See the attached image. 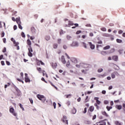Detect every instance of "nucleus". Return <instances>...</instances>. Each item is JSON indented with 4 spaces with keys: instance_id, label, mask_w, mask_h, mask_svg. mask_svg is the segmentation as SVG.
Returning <instances> with one entry per match:
<instances>
[{
    "instance_id": "obj_33",
    "label": "nucleus",
    "mask_w": 125,
    "mask_h": 125,
    "mask_svg": "<svg viewBox=\"0 0 125 125\" xmlns=\"http://www.w3.org/2000/svg\"><path fill=\"white\" fill-rule=\"evenodd\" d=\"M82 44L83 45V46L84 47V48H87L86 43H85V42H82Z\"/></svg>"
},
{
    "instance_id": "obj_12",
    "label": "nucleus",
    "mask_w": 125,
    "mask_h": 125,
    "mask_svg": "<svg viewBox=\"0 0 125 125\" xmlns=\"http://www.w3.org/2000/svg\"><path fill=\"white\" fill-rule=\"evenodd\" d=\"M102 115H103L104 116H105V117H107V118L108 117H109V115L107 114V112H106V111H102Z\"/></svg>"
},
{
    "instance_id": "obj_14",
    "label": "nucleus",
    "mask_w": 125,
    "mask_h": 125,
    "mask_svg": "<svg viewBox=\"0 0 125 125\" xmlns=\"http://www.w3.org/2000/svg\"><path fill=\"white\" fill-rule=\"evenodd\" d=\"M27 44H28V45H29V46H31V45H32V42H31V40H30V39H28L27 40Z\"/></svg>"
},
{
    "instance_id": "obj_49",
    "label": "nucleus",
    "mask_w": 125,
    "mask_h": 125,
    "mask_svg": "<svg viewBox=\"0 0 125 125\" xmlns=\"http://www.w3.org/2000/svg\"><path fill=\"white\" fill-rule=\"evenodd\" d=\"M66 38H67V40H71V39H72V37H71V36H69V35H67Z\"/></svg>"
},
{
    "instance_id": "obj_24",
    "label": "nucleus",
    "mask_w": 125,
    "mask_h": 125,
    "mask_svg": "<svg viewBox=\"0 0 125 125\" xmlns=\"http://www.w3.org/2000/svg\"><path fill=\"white\" fill-rule=\"evenodd\" d=\"M9 112L12 114L14 112V108L13 107H11L9 109Z\"/></svg>"
},
{
    "instance_id": "obj_38",
    "label": "nucleus",
    "mask_w": 125,
    "mask_h": 125,
    "mask_svg": "<svg viewBox=\"0 0 125 125\" xmlns=\"http://www.w3.org/2000/svg\"><path fill=\"white\" fill-rule=\"evenodd\" d=\"M104 103L105 105H107V104H109V101H108L107 100H104Z\"/></svg>"
},
{
    "instance_id": "obj_61",
    "label": "nucleus",
    "mask_w": 125,
    "mask_h": 125,
    "mask_svg": "<svg viewBox=\"0 0 125 125\" xmlns=\"http://www.w3.org/2000/svg\"><path fill=\"white\" fill-rule=\"evenodd\" d=\"M37 70L39 71V72H41L42 71V68L41 67H37Z\"/></svg>"
},
{
    "instance_id": "obj_59",
    "label": "nucleus",
    "mask_w": 125,
    "mask_h": 125,
    "mask_svg": "<svg viewBox=\"0 0 125 125\" xmlns=\"http://www.w3.org/2000/svg\"><path fill=\"white\" fill-rule=\"evenodd\" d=\"M3 59V55H1L0 56V60H2Z\"/></svg>"
},
{
    "instance_id": "obj_55",
    "label": "nucleus",
    "mask_w": 125,
    "mask_h": 125,
    "mask_svg": "<svg viewBox=\"0 0 125 125\" xmlns=\"http://www.w3.org/2000/svg\"><path fill=\"white\" fill-rule=\"evenodd\" d=\"M3 40V42H4V43H6V38H3L2 39Z\"/></svg>"
},
{
    "instance_id": "obj_6",
    "label": "nucleus",
    "mask_w": 125,
    "mask_h": 125,
    "mask_svg": "<svg viewBox=\"0 0 125 125\" xmlns=\"http://www.w3.org/2000/svg\"><path fill=\"white\" fill-rule=\"evenodd\" d=\"M89 44L90 46L91 49L93 50V49H94V48H95V45L92 44V43L91 42H89Z\"/></svg>"
},
{
    "instance_id": "obj_53",
    "label": "nucleus",
    "mask_w": 125,
    "mask_h": 125,
    "mask_svg": "<svg viewBox=\"0 0 125 125\" xmlns=\"http://www.w3.org/2000/svg\"><path fill=\"white\" fill-rule=\"evenodd\" d=\"M58 43H59V44H60V43H61V39H59L58 40Z\"/></svg>"
},
{
    "instance_id": "obj_36",
    "label": "nucleus",
    "mask_w": 125,
    "mask_h": 125,
    "mask_svg": "<svg viewBox=\"0 0 125 125\" xmlns=\"http://www.w3.org/2000/svg\"><path fill=\"white\" fill-rule=\"evenodd\" d=\"M53 106H54V109H56V103L55 102L53 103Z\"/></svg>"
},
{
    "instance_id": "obj_13",
    "label": "nucleus",
    "mask_w": 125,
    "mask_h": 125,
    "mask_svg": "<svg viewBox=\"0 0 125 125\" xmlns=\"http://www.w3.org/2000/svg\"><path fill=\"white\" fill-rule=\"evenodd\" d=\"M15 46L17 47V50H19V49H20V47H19V42H17V43L15 44Z\"/></svg>"
},
{
    "instance_id": "obj_43",
    "label": "nucleus",
    "mask_w": 125,
    "mask_h": 125,
    "mask_svg": "<svg viewBox=\"0 0 125 125\" xmlns=\"http://www.w3.org/2000/svg\"><path fill=\"white\" fill-rule=\"evenodd\" d=\"M115 52V49L112 48L110 50L109 53H113V52Z\"/></svg>"
},
{
    "instance_id": "obj_34",
    "label": "nucleus",
    "mask_w": 125,
    "mask_h": 125,
    "mask_svg": "<svg viewBox=\"0 0 125 125\" xmlns=\"http://www.w3.org/2000/svg\"><path fill=\"white\" fill-rule=\"evenodd\" d=\"M115 125H122V123H120V122H119V121H116Z\"/></svg>"
},
{
    "instance_id": "obj_29",
    "label": "nucleus",
    "mask_w": 125,
    "mask_h": 125,
    "mask_svg": "<svg viewBox=\"0 0 125 125\" xmlns=\"http://www.w3.org/2000/svg\"><path fill=\"white\" fill-rule=\"evenodd\" d=\"M21 36L22 38H25L26 37V35H25V33H24V32H21Z\"/></svg>"
},
{
    "instance_id": "obj_15",
    "label": "nucleus",
    "mask_w": 125,
    "mask_h": 125,
    "mask_svg": "<svg viewBox=\"0 0 125 125\" xmlns=\"http://www.w3.org/2000/svg\"><path fill=\"white\" fill-rule=\"evenodd\" d=\"M103 37H111V34H107V33H103Z\"/></svg>"
},
{
    "instance_id": "obj_26",
    "label": "nucleus",
    "mask_w": 125,
    "mask_h": 125,
    "mask_svg": "<svg viewBox=\"0 0 125 125\" xmlns=\"http://www.w3.org/2000/svg\"><path fill=\"white\" fill-rule=\"evenodd\" d=\"M52 66L53 69H56V67H57V63L56 62L55 63H53Z\"/></svg>"
},
{
    "instance_id": "obj_17",
    "label": "nucleus",
    "mask_w": 125,
    "mask_h": 125,
    "mask_svg": "<svg viewBox=\"0 0 125 125\" xmlns=\"http://www.w3.org/2000/svg\"><path fill=\"white\" fill-rule=\"evenodd\" d=\"M89 111L90 112H93L94 111V107L93 106H90L89 107Z\"/></svg>"
},
{
    "instance_id": "obj_9",
    "label": "nucleus",
    "mask_w": 125,
    "mask_h": 125,
    "mask_svg": "<svg viewBox=\"0 0 125 125\" xmlns=\"http://www.w3.org/2000/svg\"><path fill=\"white\" fill-rule=\"evenodd\" d=\"M62 62L63 64H66V61L65 60V58L64 56H62Z\"/></svg>"
},
{
    "instance_id": "obj_16",
    "label": "nucleus",
    "mask_w": 125,
    "mask_h": 125,
    "mask_svg": "<svg viewBox=\"0 0 125 125\" xmlns=\"http://www.w3.org/2000/svg\"><path fill=\"white\" fill-rule=\"evenodd\" d=\"M66 119H67V116L63 115L62 117V123H65V120H66Z\"/></svg>"
},
{
    "instance_id": "obj_62",
    "label": "nucleus",
    "mask_w": 125,
    "mask_h": 125,
    "mask_svg": "<svg viewBox=\"0 0 125 125\" xmlns=\"http://www.w3.org/2000/svg\"><path fill=\"white\" fill-rule=\"evenodd\" d=\"M12 20L13 21H14V22H15V21L16 22V19H15V18H14V17H12Z\"/></svg>"
},
{
    "instance_id": "obj_41",
    "label": "nucleus",
    "mask_w": 125,
    "mask_h": 125,
    "mask_svg": "<svg viewBox=\"0 0 125 125\" xmlns=\"http://www.w3.org/2000/svg\"><path fill=\"white\" fill-rule=\"evenodd\" d=\"M29 100L31 104H33V103H34V101H33V99L32 98H29Z\"/></svg>"
},
{
    "instance_id": "obj_57",
    "label": "nucleus",
    "mask_w": 125,
    "mask_h": 125,
    "mask_svg": "<svg viewBox=\"0 0 125 125\" xmlns=\"http://www.w3.org/2000/svg\"><path fill=\"white\" fill-rule=\"evenodd\" d=\"M97 104H98V105H100V104H101V102L100 101H99V100L96 102Z\"/></svg>"
},
{
    "instance_id": "obj_32",
    "label": "nucleus",
    "mask_w": 125,
    "mask_h": 125,
    "mask_svg": "<svg viewBox=\"0 0 125 125\" xmlns=\"http://www.w3.org/2000/svg\"><path fill=\"white\" fill-rule=\"evenodd\" d=\"M88 101H89V100H88V96H86L85 99V102L86 103V102H88Z\"/></svg>"
},
{
    "instance_id": "obj_5",
    "label": "nucleus",
    "mask_w": 125,
    "mask_h": 125,
    "mask_svg": "<svg viewBox=\"0 0 125 125\" xmlns=\"http://www.w3.org/2000/svg\"><path fill=\"white\" fill-rule=\"evenodd\" d=\"M71 46L78 47V46H79V43H78L77 42H73L71 44Z\"/></svg>"
},
{
    "instance_id": "obj_63",
    "label": "nucleus",
    "mask_w": 125,
    "mask_h": 125,
    "mask_svg": "<svg viewBox=\"0 0 125 125\" xmlns=\"http://www.w3.org/2000/svg\"><path fill=\"white\" fill-rule=\"evenodd\" d=\"M81 100H82V98H81V97H79V98L77 99L78 102H81Z\"/></svg>"
},
{
    "instance_id": "obj_46",
    "label": "nucleus",
    "mask_w": 125,
    "mask_h": 125,
    "mask_svg": "<svg viewBox=\"0 0 125 125\" xmlns=\"http://www.w3.org/2000/svg\"><path fill=\"white\" fill-rule=\"evenodd\" d=\"M71 94H69L68 95H65V96H66V98H69V97H71Z\"/></svg>"
},
{
    "instance_id": "obj_50",
    "label": "nucleus",
    "mask_w": 125,
    "mask_h": 125,
    "mask_svg": "<svg viewBox=\"0 0 125 125\" xmlns=\"http://www.w3.org/2000/svg\"><path fill=\"white\" fill-rule=\"evenodd\" d=\"M63 49H67L68 48V47L66 45H63Z\"/></svg>"
},
{
    "instance_id": "obj_25",
    "label": "nucleus",
    "mask_w": 125,
    "mask_h": 125,
    "mask_svg": "<svg viewBox=\"0 0 125 125\" xmlns=\"http://www.w3.org/2000/svg\"><path fill=\"white\" fill-rule=\"evenodd\" d=\"M28 52H33V48L31 46H30L28 48Z\"/></svg>"
},
{
    "instance_id": "obj_31",
    "label": "nucleus",
    "mask_w": 125,
    "mask_h": 125,
    "mask_svg": "<svg viewBox=\"0 0 125 125\" xmlns=\"http://www.w3.org/2000/svg\"><path fill=\"white\" fill-rule=\"evenodd\" d=\"M101 54H102V55H104L105 54H107V52L104 51H102L101 52Z\"/></svg>"
},
{
    "instance_id": "obj_37",
    "label": "nucleus",
    "mask_w": 125,
    "mask_h": 125,
    "mask_svg": "<svg viewBox=\"0 0 125 125\" xmlns=\"http://www.w3.org/2000/svg\"><path fill=\"white\" fill-rule=\"evenodd\" d=\"M111 78L112 79H115L116 78V75H115L114 73L111 74Z\"/></svg>"
},
{
    "instance_id": "obj_18",
    "label": "nucleus",
    "mask_w": 125,
    "mask_h": 125,
    "mask_svg": "<svg viewBox=\"0 0 125 125\" xmlns=\"http://www.w3.org/2000/svg\"><path fill=\"white\" fill-rule=\"evenodd\" d=\"M110 45H106L103 48L104 50H106L107 49H109Z\"/></svg>"
},
{
    "instance_id": "obj_27",
    "label": "nucleus",
    "mask_w": 125,
    "mask_h": 125,
    "mask_svg": "<svg viewBox=\"0 0 125 125\" xmlns=\"http://www.w3.org/2000/svg\"><path fill=\"white\" fill-rule=\"evenodd\" d=\"M28 55L29 57H33V53H32V52H28Z\"/></svg>"
},
{
    "instance_id": "obj_7",
    "label": "nucleus",
    "mask_w": 125,
    "mask_h": 125,
    "mask_svg": "<svg viewBox=\"0 0 125 125\" xmlns=\"http://www.w3.org/2000/svg\"><path fill=\"white\" fill-rule=\"evenodd\" d=\"M71 61L72 63H75V64H77L78 63V60L76 58H73L71 60Z\"/></svg>"
},
{
    "instance_id": "obj_58",
    "label": "nucleus",
    "mask_w": 125,
    "mask_h": 125,
    "mask_svg": "<svg viewBox=\"0 0 125 125\" xmlns=\"http://www.w3.org/2000/svg\"><path fill=\"white\" fill-rule=\"evenodd\" d=\"M102 94H106V90H104L102 91Z\"/></svg>"
},
{
    "instance_id": "obj_40",
    "label": "nucleus",
    "mask_w": 125,
    "mask_h": 125,
    "mask_svg": "<svg viewBox=\"0 0 125 125\" xmlns=\"http://www.w3.org/2000/svg\"><path fill=\"white\" fill-rule=\"evenodd\" d=\"M6 64L8 66H10V62H9L8 61H6Z\"/></svg>"
},
{
    "instance_id": "obj_28",
    "label": "nucleus",
    "mask_w": 125,
    "mask_h": 125,
    "mask_svg": "<svg viewBox=\"0 0 125 125\" xmlns=\"http://www.w3.org/2000/svg\"><path fill=\"white\" fill-rule=\"evenodd\" d=\"M45 40H46V41H49V40H50V37L49 36H47L45 37Z\"/></svg>"
},
{
    "instance_id": "obj_22",
    "label": "nucleus",
    "mask_w": 125,
    "mask_h": 125,
    "mask_svg": "<svg viewBox=\"0 0 125 125\" xmlns=\"http://www.w3.org/2000/svg\"><path fill=\"white\" fill-rule=\"evenodd\" d=\"M11 42H13L14 44H15L17 43V42H16L15 40L13 38H11Z\"/></svg>"
},
{
    "instance_id": "obj_3",
    "label": "nucleus",
    "mask_w": 125,
    "mask_h": 125,
    "mask_svg": "<svg viewBox=\"0 0 125 125\" xmlns=\"http://www.w3.org/2000/svg\"><path fill=\"white\" fill-rule=\"evenodd\" d=\"M16 22L18 25V27L19 29H21V30H22V29H23V27H22V26L21 25V23L20 17H18L16 18Z\"/></svg>"
},
{
    "instance_id": "obj_47",
    "label": "nucleus",
    "mask_w": 125,
    "mask_h": 125,
    "mask_svg": "<svg viewBox=\"0 0 125 125\" xmlns=\"http://www.w3.org/2000/svg\"><path fill=\"white\" fill-rule=\"evenodd\" d=\"M2 52H3V53L6 52V47H4L3 50H2Z\"/></svg>"
},
{
    "instance_id": "obj_54",
    "label": "nucleus",
    "mask_w": 125,
    "mask_h": 125,
    "mask_svg": "<svg viewBox=\"0 0 125 125\" xmlns=\"http://www.w3.org/2000/svg\"><path fill=\"white\" fill-rule=\"evenodd\" d=\"M4 35H5L4 32H2L1 34V38H3V37H4Z\"/></svg>"
},
{
    "instance_id": "obj_64",
    "label": "nucleus",
    "mask_w": 125,
    "mask_h": 125,
    "mask_svg": "<svg viewBox=\"0 0 125 125\" xmlns=\"http://www.w3.org/2000/svg\"><path fill=\"white\" fill-rule=\"evenodd\" d=\"M89 36L90 37H93V33L92 32H90L89 33Z\"/></svg>"
},
{
    "instance_id": "obj_39",
    "label": "nucleus",
    "mask_w": 125,
    "mask_h": 125,
    "mask_svg": "<svg viewBox=\"0 0 125 125\" xmlns=\"http://www.w3.org/2000/svg\"><path fill=\"white\" fill-rule=\"evenodd\" d=\"M31 32H36V29H35V27H32L31 28Z\"/></svg>"
},
{
    "instance_id": "obj_60",
    "label": "nucleus",
    "mask_w": 125,
    "mask_h": 125,
    "mask_svg": "<svg viewBox=\"0 0 125 125\" xmlns=\"http://www.w3.org/2000/svg\"><path fill=\"white\" fill-rule=\"evenodd\" d=\"M99 100V97H95L94 98V100H96V102H97V101H98Z\"/></svg>"
},
{
    "instance_id": "obj_1",
    "label": "nucleus",
    "mask_w": 125,
    "mask_h": 125,
    "mask_svg": "<svg viewBox=\"0 0 125 125\" xmlns=\"http://www.w3.org/2000/svg\"><path fill=\"white\" fill-rule=\"evenodd\" d=\"M37 97L38 98V99H39V100H41L42 101V102H43V103H44V102L46 100L45 97H44V96L38 94L37 95Z\"/></svg>"
},
{
    "instance_id": "obj_52",
    "label": "nucleus",
    "mask_w": 125,
    "mask_h": 125,
    "mask_svg": "<svg viewBox=\"0 0 125 125\" xmlns=\"http://www.w3.org/2000/svg\"><path fill=\"white\" fill-rule=\"evenodd\" d=\"M58 46V45L57 44H54V48L56 49L57 48Z\"/></svg>"
},
{
    "instance_id": "obj_10",
    "label": "nucleus",
    "mask_w": 125,
    "mask_h": 125,
    "mask_svg": "<svg viewBox=\"0 0 125 125\" xmlns=\"http://www.w3.org/2000/svg\"><path fill=\"white\" fill-rule=\"evenodd\" d=\"M119 57L118 56H112V59L114 60V61H118Z\"/></svg>"
},
{
    "instance_id": "obj_21",
    "label": "nucleus",
    "mask_w": 125,
    "mask_h": 125,
    "mask_svg": "<svg viewBox=\"0 0 125 125\" xmlns=\"http://www.w3.org/2000/svg\"><path fill=\"white\" fill-rule=\"evenodd\" d=\"M116 42H118V43H122L123 42V40L119 39H116Z\"/></svg>"
},
{
    "instance_id": "obj_44",
    "label": "nucleus",
    "mask_w": 125,
    "mask_h": 125,
    "mask_svg": "<svg viewBox=\"0 0 125 125\" xmlns=\"http://www.w3.org/2000/svg\"><path fill=\"white\" fill-rule=\"evenodd\" d=\"M66 66L67 67H69V66H70V61H67Z\"/></svg>"
},
{
    "instance_id": "obj_19",
    "label": "nucleus",
    "mask_w": 125,
    "mask_h": 125,
    "mask_svg": "<svg viewBox=\"0 0 125 125\" xmlns=\"http://www.w3.org/2000/svg\"><path fill=\"white\" fill-rule=\"evenodd\" d=\"M106 108L107 111H110V110H111V109H113V107L112 106H109L107 105Z\"/></svg>"
},
{
    "instance_id": "obj_48",
    "label": "nucleus",
    "mask_w": 125,
    "mask_h": 125,
    "mask_svg": "<svg viewBox=\"0 0 125 125\" xmlns=\"http://www.w3.org/2000/svg\"><path fill=\"white\" fill-rule=\"evenodd\" d=\"M12 115H13V116H14L15 117H17V113L14 112L13 113H12Z\"/></svg>"
},
{
    "instance_id": "obj_42",
    "label": "nucleus",
    "mask_w": 125,
    "mask_h": 125,
    "mask_svg": "<svg viewBox=\"0 0 125 125\" xmlns=\"http://www.w3.org/2000/svg\"><path fill=\"white\" fill-rule=\"evenodd\" d=\"M1 63V65H2V66H4V65H5V63L4 62V61H2L0 62Z\"/></svg>"
},
{
    "instance_id": "obj_35",
    "label": "nucleus",
    "mask_w": 125,
    "mask_h": 125,
    "mask_svg": "<svg viewBox=\"0 0 125 125\" xmlns=\"http://www.w3.org/2000/svg\"><path fill=\"white\" fill-rule=\"evenodd\" d=\"M103 72V68H99V69H98V73H101Z\"/></svg>"
},
{
    "instance_id": "obj_8",
    "label": "nucleus",
    "mask_w": 125,
    "mask_h": 125,
    "mask_svg": "<svg viewBox=\"0 0 125 125\" xmlns=\"http://www.w3.org/2000/svg\"><path fill=\"white\" fill-rule=\"evenodd\" d=\"M115 108L116 109H117V110H122V108H123V106H122V105L120 104V105H116L115 106Z\"/></svg>"
},
{
    "instance_id": "obj_2",
    "label": "nucleus",
    "mask_w": 125,
    "mask_h": 125,
    "mask_svg": "<svg viewBox=\"0 0 125 125\" xmlns=\"http://www.w3.org/2000/svg\"><path fill=\"white\" fill-rule=\"evenodd\" d=\"M14 88H15L16 91L17 92V96H18V97H21V95H22V92H21V90H20V89H19V88H18V87L15 85H14Z\"/></svg>"
},
{
    "instance_id": "obj_4",
    "label": "nucleus",
    "mask_w": 125,
    "mask_h": 125,
    "mask_svg": "<svg viewBox=\"0 0 125 125\" xmlns=\"http://www.w3.org/2000/svg\"><path fill=\"white\" fill-rule=\"evenodd\" d=\"M81 67H83V68H89V66L90 65L87 63H84L83 62L81 63Z\"/></svg>"
},
{
    "instance_id": "obj_30",
    "label": "nucleus",
    "mask_w": 125,
    "mask_h": 125,
    "mask_svg": "<svg viewBox=\"0 0 125 125\" xmlns=\"http://www.w3.org/2000/svg\"><path fill=\"white\" fill-rule=\"evenodd\" d=\"M84 124H85V125H90L91 122H90V121H84Z\"/></svg>"
},
{
    "instance_id": "obj_11",
    "label": "nucleus",
    "mask_w": 125,
    "mask_h": 125,
    "mask_svg": "<svg viewBox=\"0 0 125 125\" xmlns=\"http://www.w3.org/2000/svg\"><path fill=\"white\" fill-rule=\"evenodd\" d=\"M24 81L26 83H30V82H31V80L29 77H25Z\"/></svg>"
},
{
    "instance_id": "obj_45",
    "label": "nucleus",
    "mask_w": 125,
    "mask_h": 125,
    "mask_svg": "<svg viewBox=\"0 0 125 125\" xmlns=\"http://www.w3.org/2000/svg\"><path fill=\"white\" fill-rule=\"evenodd\" d=\"M76 67H77V68H81V67H82L81 63H80V64H76Z\"/></svg>"
},
{
    "instance_id": "obj_56",
    "label": "nucleus",
    "mask_w": 125,
    "mask_h": 125,
    "mask_svg": "<svg viewBox=\"0 0 125 125\" xmlns=\"http://www.w3.org/2000/svg\"><path fill=\"white\" fill-rule=\"evenodd\" d=\"M95 119H96V115L95 114V115L93 116V118H92L93 121H94V120H95Z\"/></svg>"
},
{
    "instance_id": "obj_20",
    "label": "nucleus",
    "mask_w": 125,
    "mask_h": 125,
    "mask_svg": "<svg viewBox=\"0 0 125 125\" xmlns=\"http://www.w3.org/2000/svg\"><path fill=\"white\" fill-rule=\"evenodd\" d=\"M72 112L73 114H76V113H77V109H76V108L73 107V109H72Z\"/></svg>"
},
{
    "instance_id": "obj_51",
    "label": "nucleus",
    "mask_w": 125,
    "mask_h": 125,
    "mask_svg": "<svg viewBox=\"0 0 125 125\" xmlns=\"http://www.w3.org/2000/svg\"><path fill=\"white\" fill-rule=\"evenodd\" d=\"M86 112H87V108H86V107H85L84 108V111H83V114H85L86 113Z\"/></svg>"
},
{
    "instance_id": "obj_23",
    "label": "nucleus",
    "mask_w": 125,
    "mask_h": 125,
    "mask_svg": "<svg viewBox=\"0 0 125 125\" xmlns=\"http://www.w3.org/2000/svg\"><path fill=\"white\" fill-rule=\"evenodd\" d=\"M19 106L20 107L21 109H22V111H24V107H23V105H22L21 104H19Z\"/></svg>"
}]
</instances>
